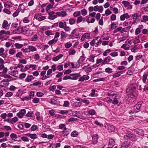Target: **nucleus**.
<instances>
[{
	"mask_svg": "<svg viewBox=\"0 0 148 148\" xmlns=\"http://www.w3.org/2000/svg\"><path fill=\"white\" fill-rule=\"evenodd\" d=\"M48 18L51 20H53L58 16L64 17L65 16V11L63 10L61 12H57L55 13L54 11L49 12Z\"/></svg>",
	"mask_w": 148,
	"mask_h": 148,
	"instance_id": "nucleus-1",
	"label": "nucleus"
},
{
	"mask_svg": "<svg viewBox=\"0 0 148 148\" xmlns=\"http://www.w3.org/2000/svg\"><path fill=\"white\" fill-rule=\"evenodd\" d=\"M143 103L142 101H140L134 106V109L135 112H137L140 110V108Z\"/></svg>",
	"mask_w": 148,
	"mask_h": 148,
	"instance_id": "nucleus-2",
	"label": "nucleus"
},
{
	"mask_svg": "<svg viewBox=\"0 0 148 148\" xmlns=\"http://www.w3.org/2000/svg\"><path fill=\"white\" fill-rule=\"evenodd\" d=\"M26 112V111L25 109H21L18 113H17L16 115L19 118H22L25 115Z\"/></svg>",
	"mask_w": 148,
	"mask_h": 148,
	"instance_id": "nucleus-3",
	"label": "nucleus"
},
{
	"mask_svg": "<svg viewBox=\"0 0 148 148\" xmlns=\"http://www.w3.org/2000/svg\"><path fill=\"white\" fill-rule=\"evenodd\" d=\"M10 23L8 24V22L6 20H4L3 21L2 27L5 29H8L9 28Z\"/></svg>",
	"mask_w": 148,
	"mask_h": 148,
	"instance_id": "nucleus-4",
	"label": "nucleus"
},
{
	"mask_svg": "<svg viewBox=\"0 0 148 148\" xmlns=\"http://www.w3.org/2000/svg\"><path fill=\"white\" fill-rule=\"evenodd\" d=\"M32 139H35L37 138V135L36 134H32L27 133L25 135Z\"/></svg>",
	"mask_w": 148,
	"mask_h": 148,
	"instance_id": "nucleus-5",
	"label": "nucleus"
},
{
	"mask_svg": "<svg viewBox=\"0 0 148 148\" xmlns=\"http://www.w3.org/2000/svg\"><path fill=\"white\" fill-rule=\"evenodd\" d=\"M124 138L126 139H134L136 138V136L134 134H129L127 135L124 136Z\"/></svg>",
	"mask_w": 148,
	"mask_h": 148,
	"instance_id": "nucleus-6",
	"label": "nucleus"
},
{
	"mask_svg": "<svg viewBox=\"0 0 148 148\" xmlns=\"http://www.w3.org/2000/svg\"><path fill=\"white\" fill-rule=\"evenodd\" d=\"M98 135L97 134L94 135L92 136V143L93 144H96L97 142Z\"/></svg>",
	"mask_w": 148,
	"mask_h": 148,
	"instance_id": "nucleus-7",
	"label": "nucleus"
},
{
	"mask_svg": "<svg viewBox=\"0 0 148 148\" xmlns=\"http://www.w3.org/2000/svg\"><path fill=\"white\" fill-rule=\"evenodd\" d=\"M115 145V143L114 140L113 139L110 140L109 143V145L111 146V147H108V148H117V146L115 147L114 148L112 147Z\"/></svg>",
	"mask_w": 148,
	"mask_h": 148,
	"instance_id": "nucleus-8",
	"label": "nucleus"
},
{
	"mask_svg": "<svg viewBox=\"0 0 148 148\" xmlns=\"http://www.w3.org/2000/svg\"><path fill=\"white\" fill-rule=\"evenodd\" d=\"M3 70V73H6L7 72L8 69L7 67H5L3 64H1L0 65V70Z\"/></svg>",
	"mask_w": 148,
	"mask_h": 148,
	"instance_id": "nucleus-9",
	"label": "nucleus"
},
{
	"mask_svg": "<svg viewBox=\"0 0 148 148\" xmlns=\"http://www.w3.org/2000/svg\"><path fill=\"white\" fill-rule=\"evenodd\" d=\"M70 75L73 76L72 79H77L80 76V75L79 73H74Z\"/></svg>",
	"mask_w": 148,
	"mask_h": 148,
	"instance_id": "nucleus-10",
	"label": "nucleus"
},
{
	"mask_svg": "<svg viewBox=\"0 0 148 148\" xmlns=\"http://www.w3.org/2000/svg\"><path fill=\"white\" fill-rule=\"evenodd\" d=\"M89 78V77L88 75H84L83 77L79 78L78 81H79L83 82L84 80H87Z\"/></svg>",
	"mask_w": 148,
	"mask_h": 148,
	"instance_id": "nucleus-11",
	"label": "nucleus"
},
{
	"mask_svg": "<svg viewBox=\"0 0 148 148\" xmlns=\"http://www.w3.org/2000/svg\"><path fill=\"white\" fill-rule=\"evenodd\" d=\"M130 145V143L128 141H124L122 144L121 148H124L129 147Z\"/></svg>",
	"mask_w": 148,
	"mask_h": 148,
	"instance_id": "nucleus-12",
	"label": "nucleus"
},
{
	"mask_svg": "<svg viewBox=\"0 0 148 148\" xmlns=\"http://www.w3.org/2000/svg\"><path fill=\"white\" fill-rule=\"evenodd\" d=\"M134 131L136 134H139L143 135V130L141 129H134Z\"/></svg>",
	"mask_w": 148,
	"mask_h": 148,
	"instance_id": "nucleus-13",
	"label": "nucleus"
},
{
	"mask_svg": "<svg viewBox=\"0 0 148 148\" xmlns=\"http://www.w3.org/2000/svg\"><path fill=\"white\" fill-rule=\"evenodd\" d=\"M34 79V78L32 75H28L25 79V81L27 82H29Z\"/></svg>",
	"mask_w": 148,
	"mask_h": 148,
	"instance_id": "nucleus-14",
	"label": "nucleus"
},
{
	"mask_svg": "<svg viewBox=\"0 0 148 148\" xmlns=\"http://www.w3.org/2000/svg\"><path fill=\"white\" fill-rule=\"evenodd\" d=\"M63 56V54H60L56 57H53V60L54 61H57L59 59L61 58Z\"/></svg>",
	"mask_w": 148,
	"mask_h": 148,
	"instance_id": "nucleus-15",
	"label": "nucleus"
},
{
	"mask_svg": "<svg viewBox=\"0 0 148 148\" xmlns=\"http://www.w3.org/2000/svg\"><path fill=\"white\" fill-rule=\"evenodd\" d=\"M107 129L110 132H112L114 130V127L113 126L110 125L108 126Z\"/></svg>",
	"mask_w": 148,
	"mask_h": 148,
	"instance_id": "nucleus-16",
	"label": "nucleus"
},
{
	"mask_svg": "<svg viewBox=\"0 0 148 148\" xmlns=\"http://www.w3.org/2000/svg\"><path fill=\"white\" fill-rule=\"evenodd\" d=\"M29 47V52L30 51L34 52L37 51V49L34 46H33L30 45L28 46Z\"/></svg>",
	"mask_w": 148,
	"mask_h": 148,
	"instance_id": "nucleus-17",
	"label": "nucleus"
},
{
	"mask_svg": "<svg viewBox=\"0 0 148 148\" xmlns=\"http://www.w3.org/2000/svg\"><path fill=\"white\" fill-rule=\"evenodd\" d=\"M18 119L17 117H14L10 121V123L13 124L17 122L18 121Z\"/></svg>",
	"mask_w": 148,
	"mask_h": 148,
	"instance_id": "nucleus-18",
	"label": "nucleus"
},
{
	"mask_svg": "<svg viewBox=\"0 0 148 148\" xmlns=\"http://www.w3.org/2000/svg\"><path fill=\"white\" fill-rule=\"evenodd\" d=\"M14 46L16 48L19 49L23 47V44L18 43H15L14 44Z\"/></svg>",
	"mask_w": 148,
	"mask_h": 148,
	"instance_id": "nucleus-19",
	"label": "nucleus"
},
{
	"mask_svg": "<svg viewBox=\"0 0 148 148\" xmlns=\"http://www.w3.org/2000/svg\"><path fill=\"white\" fill-rule=\"evenodd\" d=\"M58 40V39H56L54 38L52 40L49 41L48 42V44L50 45H52V44L56 43Z\"/></svg>",
	"mask_w": 148,
	"mask_h": 148,
	"instance_id": "nucleus-20",
	"label": "nucleus"
},
{
	"mask_svg": "<svg viewBox=\"0 0 148 148\" xmlns=\"http://www.w3.org/2000/svg\"><path fill=\"white\" fill-rule=\"evenodd\" d=\"M18 73V71H17L13 70L10 72V73H9V74H10L12 76H15L16 74H17Z\"/></svg>",
	"mask_w": 148,
	"mask_h": 148,
	"instance_id": "nucleus-21",
	"label": "nucleus"
},
{
	"mask_svg": "<svg viewBox=\"0 0 148 148\" xmlns=\"http://www.w3.org/2000/svg\"><path fill=\"white\" fill-rule=\"evenodd\" d=\"M50 103L52 104L55 105L57 104V101L56 98H53L51 99Z\"/></svg>",
	"mask_w": 148,
	"mask_h": 148,
	"instance_id": "nucleus-22",
	"label": "nucleus"
},
{
	"mask_svg": "<svg viewBox=\"0 0 148 148\" xmlns=\"http://www.w3.org/2000/svg\"><path fill=\"white\" fill-rule=\"evenodd\" d=\"M53 5L50 4H48L46 8V10L47 12H49V11L50 9L52 8Z\"/></svg>",
	"mask_w": 148,
	"mask_h": 148,
	"instance_id": "nucleus-23",
	"label": "nucleus"
},
{
	"mask_svg": "<svg viewBox=\"0 0 148 148\" xmlns=\"http://www.w3.org/2000/svg\"><path fill=\"white\" fill-rule=\"evenodd\" d=\"M82 105V103L80 102H76L73 103V106L75 107H79Z\"/></svg>",
	"mask_w": 148,
	"mask_h": 148,
	"instance_id": "nucleus-24",
	"label": "nucleus"
},
{
	"mask_svg": "<svg viewBox=\"0 0 148 148\" xmlns=\"http://www.w3.org/2000/svg\"><path fill=\"white\" fill-rule=\"evenodd\" d=\"M148 75L146 74H144L143 76V81L144 83H145L147 77Z\"/></svg>",
	"mask_w": 148,
	"mask_h": 148,
	"instance_id": "nucleus-25",
	"label": "nucleus"
},
{
	"mask_svg": "<svg viewBox=\"0 0 148 148\" xmlns=\"http://www.w3.org/2000/svg\"><path fill=\"white\" fill-rule=\"evenodd\" d=\"M105 71L106 73H111L113 72L112 69L109 67L105 69Z\"/></svg>",
	"mask_w": 148,
	"mask_h": 148,
	"instance_id": "nucleus-26",
	"label": "nucleus"
},
{
	"mask_svg": "<svg viewBox=\"0 0 148 148\" xmlns=\"http://www.w3.org/2000/svg\"><path fill=\"white\" fill-rule=\"evenodd\" d=\"M40 99L39 98L37 97H34L32 100L33 103H38L39 102Z\"/></svg>",
	"mask_w": 148,
	"mask_h": 148,
	"instance_id": "nucleus-27",
	"label": "nucleus"
},
{
	"mask_svg": "<svg viewBox=\"0 0 148 148\" xmlns=\"http://www.w3.org/2000/svg\"><path fill=\"white\" fill-rule=\"evenodd\" d=\"M111 51L110 49H108L106 50L103 53V55L104 56H106L108 55V53H109Z\"/></svg>",
	"mask_w": 148,
	"mask_h": 148,
	"instance_id": "nucleus-28",
	"label": "nucleus"
},
{
	"mask_svg": "<svg viewBox=\"0 0 148 148\" xmlns=\"http://www.w3.org/2000/svg\"><path fill=\"white\" fill-rule=\"evenodd\" d=\"M76 20L74 18H71L69 20V23L71 25L74 24Z\"/></svg>",
	"mask_w": 148,
	"mask_h": 148,
	"instance_id": "nucleus-29",
	"label": "nucleus"
},
{
	"mask_svg": "<svg viewBox=\"0 0 148 148\" xmlns=\"http://www.w3.org/2000/svg\"><path fill=\"white\" fill-rule=\"evenodd\" d=\"M36 19H37L39 21H41L46 19V16H41L37 17Z\"/></svg>",
	"mask_w": 148,
	"mask_h": 148,
	"instance_id": "nucleus-30",
	"label": "nucleus"
},
{
	"mask_svg": "<svg viewBox=\"0 0 148 148\" xmlns=\"http://www.w3.org/2000/svg\"><path fill=\"white\" fill-rule=\"evenodd\" d=\"M109 62L110 61H109V60H108V58L106 57L105 58L103 61L102 62V65H105L106 64H108L109 63H108V62Z\"/></svg>",
	"mask_w": 148,
	"mask_h": 148,
	"instance_id": "nucleus-31",
	"label": "nucleus"
},
{
	"mask_svg": "<svg viewBox=\"0 0 148 148\" xmlns=\"http://www.w3.org/2000/svg\"><path fill=\"white\" fill-rule=\"evenodd\" d=\"M103 101L105 102L108 103H111L112 101V100L108 97H107L104 99H103Z\"/></svg>",
	"mask_w": 148,
	"mask_h": 148,
	"instance_id": "nucleus-32",
	"label": "nucleus"
},
{
	"mask_svg": "<svg viewBox=\"0 0 148 148\" xmlns=\"http://www.w3.org/2000/svg\"><path fill=\"white\" fill-rule=\"evenodd\" d=\"M21 51L24 53H29V47L26 48L25 49L22 48L21 49Z\"/></svg>",
	"mask_w": 148,
	"mask_h": 148,
	"instance_id": "nucleus-33",
	"label": "nucleus"
},
{
	"mask_svg": "<svg viewBox=\"0 0 148 148\" xmlns=\"http://www.w3.org/2000/svg\"><path fill=\"white\" fill-rule=\"evenodd\" d=\"M10 136L11 138L13 140L14 138L16 139L17 138V135L14 133L11 134L10 135Z\"/></svg>",
	"mask_w": 148,
	"mask_h": 148,
	"instance_id": "nucleus-34",
	"label": "nucleus"
},
{
	"mask_svg": "<svg viewBox=\"0 0 148 148\" xmlns=\"http://www.w3.org/2000/svg\"><path fill=\"white\" fill-rule=\"evenodd\" d=\"M95 56L94 55H92L90 56V60L89 61L92 62H94V58Z\"/></svg>",
	"mask_w": 148,
	"mask_h": 148,
	"instance_id": "nucleus-35",
	"label": "nucleus"
},
{
	"mask_svg": "<svg viewBox=\"0 0 148 148\" xmlns=\"http://www.w3.org/2000/svg\"><path fill=\"white\" fill-rule=\"evenodd\" d=\"M49 113L51 116H54L56 113V112L53 110H50L49 112Z\"/></svg>",
	"mask_w": 148,
	"mask_h": 148,
	"instance_id": "nucleus-36",
	"label": "nucleus"
},
{
	"mask_svg": "<svg viewBox=\"0 0 148 148\" xmlns=\"http://www.w3.org/2000/svg\"><path fill=\"white\" fill-rule=\"evenodd\" d=\"M122 3L124 5V6L125 7L127 6L130 4L129 2L126 1H123L122 2Z\"/></svg>",
	"mask_w": 148,
	"mask_h": 148,
	"instance_id": "nucleus-37",
	"label": "nucleus"
},
{
	"mask_svg": "<svg viewBox=\"0 0 148 148\" xmlns=\"http://www.w3.org/2000/svg\"><path fill=\"white\" fill-rule=\"evenodd\" d=\"M26 75V74L25 73H22L19 75V77L21 79L25 78Z\"/></svg>",
	"mask_w": 148,
	"mask_h": 148,
	"instance_id": "nucleus-38",
	"label": "nucleus"
},
{
	"mask_svg": "<svg viewBox=\"0 0 148 148\" xmlns=\"http://www.w3.org/2000/svg\"><path fill=\"white\" fill-rule=\"evenodd\" d=\"M81 14V12L80 11H77L73 13V16L75 17H76L78 16H80Z\"/></svg>",
	"mask_w": 148,
	"mask_h": 148,
	"instance_id": "nucleus-39",
	"label": "nucleus"
},
{
	"mask_svg": "<svg viewBox=\"0 0 148 148\" xmlns=\"http://www.w3.org/2000/svg\"><path fill=\"white\" fill-rule=\"evenodd\" d=\"M138 88V86L136 84H134L131 87L130 89L133 91L135 90L136 88Z\"/></svg>",
	"mask_w": 148,
	"mask_h": 148,
	"instance_id": "nucleus-40",
	"label": "nucleus"
},
{
	"mask_svg": "<svg viewBox=\"0 0 148 148\" xmlns=\"http://www.w3.org/2000/svg\"><path fill=\"white\" fill-rule=\"evenodd\" d=\"M76 51L74 49H71L69 51V55H73L75 54Z\"/></svg>",
	"mask_w": 148,
	"mask_h": 148,
	"instance_id": "nucleus-41",
	"label": "nucleus"
},
{
	"mask_svg": "<svg viewBox=\"0 0 148 148\" xmlns=\"http://www.w3.org/2000/svg\"><path fill=\"white\" fill-rule=\"evenodd\" d=\"M30 68H32V69L34 70H36L37 66L35 64H31L29 65Z\"/></svg>",
	"mask_w": 148,
	"mask_h": 148,
	"instance_id": "nucleus-42",
	"label": "nucleus"
},
{
	"mask_svg": "<svg viewBox=\"0 0 148 148\" xmlns=\"http://www.w3.org/2000/svg\"><path fill=\"white\" fill-rule=\"evenodd\" d=\"M88 112L91 115H94L95 114V112L94 110H90L88 111Z\"/></svg>",
	"mask_w": 148,
	"mask_h": 148,
	"instance_id": "nucleus-43",
	"label": "nucleus"
},
{
	"mask_svg": "<svg viewBox=\"0 0 148 148\" xmlns=\"http://www.w3.org/2000/svg\"><path fill=\"white\" fill-rule=\"evenodd\" d=\"M38 129L37 126L35 125H33L31 128V130L32 131H35Z\"/></svg>",
	"mask_w": 148,
	"mask_h": 148,
	"instance_id": "nucleus-44",
	"label": "nucleus"
},
{
	"mask_svg": "<svg viewBox=\"0 0 148 148\" xmlns=\"http://www.w3.org/2000/svg\"><path fill=\"white\" fill-rule=\"evenodd\" d=\"M41 84V83L40 82H35L33 84H32V86H39Z\"/></svg>",
	"mask_w": 148,
	"mask_h": 148,
	"instance_id": "nucleus-45",
	"label": "nucleus"
},
{
	"mask_svg": "<svg viewBox=\"0 0 148 148\" xmlns=\"http://www.w3.org/2000/svg\"><path fill=\"white\" fill-rule=\"evenodd\" d=\"M122 29V27H119L114 31V33H116L118 32H119Z\"/></svg>",
	"mask_w": 148,
	"mask_h": 148,
	"instance_id": "nucleus-46",
	"label": "nucleus"
},
{
	"mask_svg": "<svg viewBox=\"0 0 148 148\" xmlns=\"http://www.w3.org/2000/svg\"><path fill=\"white\" fill-rule=\"evenodd\" d=\"M34 95V92L32 91L30 92L29 95V97L31 99H32Z\"/></svg>",
	"mask_w": 148,
	"mask_h": 148,
	"instance_id": "nucleus-47",
	"label": "nucleus"
},
{
	"mask_svg": "<svg viewBox=\"0 0 148 148\" xmlns=\"http://www.w3.org/2000/svg\"><path fill=\"white\" fill-rule=\"evenodd\" d=\"M33 114V111H29L26 114V116L28 117H31Z\"/></svg>",
	"mask_w": 148,
	"mask_h": 148,
	"instance_id": "nucleus-48",
	"label": "nucleus"
},
{
	"mask_svg": "<svg viewBox=\"0 0 148 148\" xmlns=\"http://www.w3.org/2000/svg\"><path fill=\"white\" fill-rule=\"evenodd\" d=\"M83 19V17L82 16H80L78 17L77 19V23H78L80 22H81Z\"/></svg>",
	"mask_w": 148,
	"mask_h": 148,
	"instance_id": "nucleus-49",
	"label": "nucleus"
},
{
	"mask_svg": "<svg viewBox=\"0 0 148 148\" xmlns=\"http://www.w3.org/2000/svg\"><path fill=\"white\" fill-rule=\"evenodd\" d=\"M44 95V93L40 92H37L36 93V96L39 97H41Z\"/></svg>",
	"mask_w": 148,
	"mask_h": 148,
	"instance_id": "nucleus-50",
	"label": "nucleus"
},
{
	"mask_svg": "<svg viewBox=\"0 0 148 148\" xmlns=\"http://www.w3.org/2000/svg\"><path fill=\"white\" fill-rule=\"evenodd\" d=\"M84 38H88L90 37V34L89 33H86L83 35Z\"/></svg>",
	"mask_w": 148,
	"mask_h": 148,
	"instance_id": "nucleus-51",
	"label": "nucleus"
},
{
	"mask_svg": "<svg viewBox=\"0 0 148 148\" xmlns=\"http://www.w3.org/2000/svg\"><path fill=\"white\" fill-rule=\"evenodd\" d=\"M116 16L114 14H112L111 16L110 19L112 21H114L116 19Z\"/></svg>",
	"mask_w": 148,
	"mask_h": 148,
	"instance_id": "nucleus-52",
	"label": "nucleus"
},
{
	"mask_svg": "<svg viewBox=\"0 0 148 148\" xmlns=\"http://www.w3.org/2000/svg\"><path fill=\"white\" fill-rule=\"evenodd\" d=\"M38 38L37 35L36 34L34 35L32 37V40L33 41H36Z\"/></svg>",
	"mask_w": 148,
	"mask_h": 148,
	"instance_id": "nucleus-53",
	"label": "nucleus"
},
{
	"mask_svg": "<svg viewBox=\"0 0 148 148\" xmlns=\"http://www.w3.org/2000/svg\"><path fill=\"white\" fill-rule=\"evenodd\" d=\"M20 12V11L18 10H17L12 15L13 17H15L17 16Z\"/></svg>",
	"mask_w": 148,
	"mask_h": 148,
	"instance_id": "nucleus-54",
	"label": "nucleus"
},
{
	"mask_svg": "<svg viewBox=\"0 0 148 148\" xmlns=\"http://www.w3.org/2000/svg\"><path fill=\"white\" fill-rule=\"evenodd\" d=\"M45 34L46 35L48 36L52 35V31L50 30H47L45 32Z\"/></svg>",
	"mask_w": 148,
	"mask_h": 148,
	"instance_id": "nucleus-55",
	"label": "nucleus"
},
{
	"mask_svg": "<svg viewBox=\"0 0 148 148\" xmlns=\"http://www.w3.org/2000/svg\"><path fill=\"white\" fill-rule=\"evenodd\" d=\"M21 139L25 142H28L29 141L28 138L26 137L23 136L21 137Z\"/></svg>",
	"mask_w": 148,
	"mask_h": 148,
	"instance_id": "nucleus-56",
	"label": "nucleus"
},
{
	"mask_svg": "<svg viewBox=\"0 0 148 148\" xmlns=\"http://www.w3.org/2000/svg\"><path fill=\"white\" fill-rule=\"evenodd\" d=\"M56 88V86L55 85H53L52 86H51L49 88V90L50 91H53Z\"/></svg>",
	"mask_w": 148,
	"mask_h": 148,
	"instance_id": "nucleus-57",
	"label": "nucleus"
},
{
	"mask_svg": "<svg viewBox=\"0 0 148 148\" xmlns=\"http://www.w3.org/2000/svg\"><path fill=\"white\" fill-rule=\"evenodd\" d=\"M13 95V93L11 92H8L5 95V97H9Z\"/></svg>",
	"mask_w": 148,
	"mask_h": 148,
	"instance_id": "nucleus-58",
	"label": "nucleus"
},
{
	"mask_svg": "<svg viewBox=\"0 0 148 148\" xmlns=\"http://www.w3.org/2000/svg\"><path fill=\"white\" fill-rule=\"evenodd\" d=\"M112 13L111 11H110L109 9H107L106 10L105 14L107 16H108Z\"/></svg>",
	"mask_w": 148,
	"mask_h": 148,
	"instance_id": "nucleus-59",
	"label": "nucleus"
},
{
	"mask_svg": "<svg viewBox=\"0 0 148 148\" xmlns=\"http://www.w3.org/2000/svg\"><path fill=\"white\" fill-rule=\"evenodd\" d=\"M78 134L77 132L75 131H74L72 132L71 134V136L73 137H75L78 135Z\"/></svg>",
	"mask_w": 148,
	"mask_h": 148,
	"instance_id": "nucleus-60",
	"label": "nucleus"
},
{
	"mask_svg": "<svg viewBox=\"0 0 148 148\" xmlns=\"http://www.w3.org/2000/svg\"><path fill=\"white\" fill-rule=\"evenodd\" d=\"M18 25V24L17 23H13L11 25V26L12 28H16L17 27Z\"/></svg>",
	"mask_w": 148,
	"mask_h": 148,
	"instance_id": "nucleus-61",
	"label": "nucleus"
},
{
	"mask_svg": "<svg viewBox=\"0 0 148 148\" xmlns=\"http://www.w3.org/2000/svg\"><path fill=\"white\" fill-rule=\"evenodd\" d=\"M81 12L82 13V14L84 16L86 15L87 13V12L86 10L85 9H84L81 10Z\"/></svg>",
	"mask_w": 148,
	"mask_h": 148,
	"instance_id": "nucleus-62",
	"label": "nucleus"
},
{
	"mask_svg": "<svg viewBox=\"0 0 148 148\" xmlns=\"http://www.w3.org/2000/svg\"><path fill=\"white\" fill-rule=\"evenodd\" d=\"M72 46V44L70 42H68L65 44V47L68 48Z\"/></svg>",
	"mask_w": 148,
	"mask_h": 148,
	"instance_id": "nucleus-63",
	"label": "nucleus"
},
{
	"mask_svg": "<svg viewBox=\"0 0 148 148\" xmlns=\"http://www.w3.org/2000/svg\"><path fill=\"white\" fill-rule=\"evenodd\" d=\"M22 56V53L21 52H18L16 55V57L17 58H21Z\"/></svg>",
	"mask_w": 148,
	"mask_h": 148,
	"instance_id": "nucleus-64",
	"label": "nucleus"
}]
</instances>
